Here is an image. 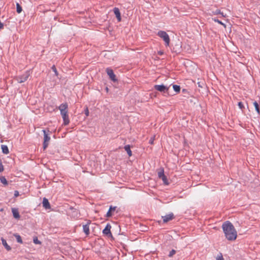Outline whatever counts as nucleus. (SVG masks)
I'll return each mask as SVG.
<instances>
[{
	"instance_id": "15",
	"label": "nucleus",
	"mask_w": 260,
	"mask_h": 260,
	"mask_svg": "<svg viewBox=\"0 0 260 260\" xmlns=\"http://www.w3.org/2000/svg\"><path fill=\"white\" fill-rule=\"evenodd\" d=\"M12 212L13 213V215L15 218H17V219L19 218L20 215H19V212L18 211L17 209L13 208L12 210Z\"/></svg>"
},
{
	"instance_id": "18",
	"label": "nucleus",
	"mask_w": 260,
	"mask_h": 260,
	"mask_svg": "<svg viewBox=\"0 0 260 260\" xmlns=\"http://www.w3.org/2000/svg\"><path fill=\"white\" fill-rule=\"evenodd\" d=\"M68 108V105L67 103H62L59 106V109L60 111H62L63 110H67Z\"/></svg>"
},
{
	"instance_id": "20",
	"label": "nucleus",
	"mask_w": 260,
	"mask_h": 260,
	"mask_svg": "<svg viewBox=\"0 0 260 260\" xmlns=\"http://www.w3.org/2000/svg\"><path fill=\"white\" fill-rule=\"evenodd\" d=\"M1 182L5 185H7L8 184V181L6 178L4 176H1L0 177Z\"/></svg>"
},
{
	"instance_id": "3",
	"label": "nucleus",
	"mask_w": 260,
	"mask_h": 260,
	"mask_svg": "<svg viewBox=\"0 0 260 260\" xmlns=\"http://www.w3.org/2000/svg\"><path fill=\"white\" fill-rule=\"evenodd\" d=\"M171 85H170L169 86H167L166 85H164L163 84H161V85H154V88L160 92H162L164 94H167V95H169V88H170V86Z\"/></svg>"
},
{
	"instance_id": "35",
	"label": "nucleus",
	"mask_w": 260,
	"mask_h": 260,
	"mask_svg": "<svg viewBox=\"0 0 260 260\" xmlns=\"http://www.w3.org/2000/svg\"><path fill=\"white\" fill-rule=\"evenodd\" d=\"M14 197H18V196H19V191H17V190H15V191H14Z\"/></svg>"
},
{
	"instance_id": "4",
	"label": "nucleus",
	"mask_w": 260,
	"mask_h": 260,
	"mask_svg": "<svg viewBox=\"0 0 260 260\" xmlns=\"http://www.w3.org/2000/svg\"><path fill=\"white\" fill-rule=\"evenodd\" d=\"M30 76L29 71H26L23 75L17 77L18 82L21 83L26 81Z\"/></svg>"
},
{
	"instance_id": "13",
	"label": "nucleus",
	"mask_w": 260,
	"mask_h": 260,
	"mask_svg": "<svg viewBox=\"0 0 260 260\" xmlns=\"http://www.w3.org/2000/svg\"><path fill=\"white\" fill-rule=\"evenodd\" d=\"M61 116H62V118L63 120L64 125H68L70 123V120L69 118L68 114H63V115H61Z\"/></svg>"
},
{
	"instance_id": "22",
	"label": "nucleus",
	"mask_w": 260,
	"mask_h": 260,
	"mask_svg": "<svg viewBox=\"0 0 260 260\" xmlns=\"http://www.w3.org/2000/svg\"><path fill=\"white\" fill-rule=\"evenodd\" d=\"M173 88L174 91L176 92H179L180 91V86L178 85H173Z\"/></svg>"
},
{
	"instance_id": "9",
	"label": "nucleus",
	"mask_w": 260,
	"mask_h": 260,
	"mask_svg": "<svg viewBox=\"0 0 260 260\" xmlns=\"http://www.w3.org/2000/svg\"><path fill=\"white\" fill-rule=\"evenodd\" d=\"M113 12L118 21V22H120L121 20V18L120 12L119 9L117 8H114L113 9Z\"/></svg>"
},
{
	"instance_id": "37",
	"label": "nucleus",
	"mask_w": 260,
	"mask_h": 260,
	"mask_svg": "<svg viewBox=\"0 0 260 260\" xmlns=\"http://www.w3.org/2000/svg\"><path fill=\"white\" fill-rule=\"evenodd\" d=\"M85 115L87 116L89 115V111L87 108H86L85 111Z\"/></svg>"
},
{
	"instance_id": "7",
	"label": "nucleus",
	"mask_w": 260,
	"mask_h": 260,
	"mask_svg": "<svg viewBox=\"0 0 260 260\" xmlns=\"http://www.w3.org/2000/svg\"><path fill=\"white\" fill-rule=\"evenodd\" d=\"M44 133V142H43V149L45 150L48 146L49 142L50 140V137L47 134L46 130H43Z\"/></svg>"
},
{
	"instance_id": "21",
	"label": "nucleus",
	"mask_w": 260,
	"mask_h": 260,
	"mask_svg": "<svg viewBox=\"0 0 260 260\" xmlns=\"http://www.w3.org/2000/svg\"><path fill=\"white\" fill-rule=\"evenodd\" d=\"M160 179L162 180L164 184L168 185L169 184L167 177L165 175H164Z\"/></svg>"
},
{
	"instance_id": "8",
	"label": "nucleus",
	"mask_w": 260,
	"mask_h": 260,
	"mask_svg": "<svg viewBox=\"0 0 260 260\" xmlns=\"http://www.w3.org/2000/svg\"><path fill=\"white\" fill-rule=\"evenodd\" d=\"M174 218H175V216L173 213H171L167 214L165 216H162V218L163 219V222L164 223H167V222L169 221L170 220L173 219Z\"/></svg>"
},
{
	"instance_id": "28",
	"label": "nucleus",
	"mask_w": 260,
	"mask_h": 260,
	"mask_svg": "<svg viewBox=\"0 0 260 260\" xmlns=\"http://www.w3.org/2000/svg\"><path fill=\"white\" fill-rule=\"evenodd\" d=\"M51 69H52V71L54 72L55 75L57 76L58 75V72H57V69H56V67H55V66L53 65Z\"/></svg>"
},
{
	"instance_id": "26",
	"label": "nucleus",
	"mask_w": 260,
	"mask_h": 260,
	"mask_svg": "<svg viewBox=\"0 0 260 260\" xmlns=\"http://www.w3.org/2000/svg\"><path fill=\"white\" fill-rule=\"evenodd\" d=\"M176 253V251L174 249H172L170 251L169 254L168 255L169 257H172L173 255Z\"/></svg>"
},
{
	"instance_id": "5",
	"label": "nucleus",
	"mask_w": 260,
	"mask_h": 260,
	"mask_svg": "<svg viewBox=\"0 0 260 260\" xmlns=\"http://www.w3.org/2000/svg\"><path fill=\"white\" fill-rule=\"evenodd\" d=\"M106 72L111 81H112L114 82H117L118 80L116 78V76L114 74L112 69H111L110 68H108L106 69Z\"/></svg>"
},
{
	"instance_id": "34",
	"label": "nucleus",
	"mask_w": 260,
	"mask_h": 260,
	"mask_svg": "<svg viewBox=\"0 0 260 260\" xmlns=\"http://www.w3.org/2000/svg\"><path fill=\"white\" fill-rule=\"evenodd\" d=\"M154 140V137H151L149 141V143L151 145L153 144Z\"/></svg>"
},
{
	"instance_id": "25",
	"label": "nucleus",
	"mask_w": 260,
	"mask_h": 260,
	"mask_svg": "<svg viewBox=\"0 0 260 260\" xmlns=\"http://www.w3.org/2000/svg\"><path fill=\"white\" fill-rule=\"evenodd\" d=\"M22 11L21 6L18 4H16V11L18 13H20Z\"/></svg>"
},
{
	"instance_id": "6",
	"label": "nucleus",
	"mask_w": 260,
	"mask_h": 260,
	"mask_svg": "<svg viewBox=\"0 0 260 260\" xmlns=\"http://www.w3.org/2000/svg\"><path fill=\"white\" fill-rule=\"evenodd\" d=\"M111 225H110V224L107 223L106 227L103 231V233L104 235L106 236L107 237L113 239L112 233L111 232Z\"/></svg>"
},
{
	"instance_id": "12",
	"label": "nucleus",
	"mask_w": 260,
	"mask_h": 260,
	"mask_svg": "<svg viewBox=\"0 0 260 260\" xmlns=\"http://www.w3.org/2000/svg\"><path fill=\"white\" fill-rule=\"evenodd\" d=\"M90 222H88L87 224L83 225V230L84 233L86 236H88L89 234V224H90Z\"/></svg>"
},
{
	"instance_id": "33",
	"label": "nucleus",
	"mask_w": 260,
	"mask_h": 260,
	"mask_svg": "<svg viewBox=\"0 0 260 260\" xmlns=\"http://www.w3.org/2000/svg\"><path fill=\"white\" fill-rule=\"evenodd\" d=\"M60 111L61 115H62L63 114H68V110H67H67H63L62 111Z\"/></svg>"
},
{
	"instance_id": "2",
	"label": "nucleus",
	"mask_w": 260,
	"mask_h": 260,
	"mask_svg": "<svg viewBox=\"0 0 260 260\" xmlns=\"http://www.w3.org/2000/svg\"><path fill=\"white\" fill-rule=\"evenodd\" d=\"M157 35L158 37L163 39V40L165 42V44L166 46L169 45L170 41V37L166 31L159 30V31H158Z\"/></svg>"
},
{
	"instance_id": "30",
	"label": "nucleus",
	"mask_w": 260,
	"mask_h": 260,
	"mask_svg": "<svg viewBox=\"0 0 260 260\" xmlns=\"http://www.w3.org/2000/svg\"><path fill=\"white\" fill-rule=\"evenodd\" d=\"M4 170V166L2 163V161L0 159V173L2 172Z\"/></svg>"
},
{
	"instance_id": "29",
	"label": "nucleus",
	"mask_w": 260,
	"mask_h": 260,
	"mask_svg": "<svg viewBox=\"0 0 260 260\" xmlns=\"http://www.w3.org/2000/svg\"><path fill=\"white\" fill-rule=\"evenodd\" d=\"M213 20L215 22H217V23H219V24H221V25H222L225 26V24H224L223 23H222L221 21L219 20L218 19L213 18Z\"/></svg>"
},
{
	"instance_id": "32",
	"label": "nucleus",
	"mask_w": 260,
	"mask_h": 260,
	"mask_svg": "<svg viewBox=\"0 0 260 260\" xmlns=\"http://www.w3.org/2000/svg\"><path fill=\"white\" fill-rule=\"evenodd\" d=\"M198 85L199 87L203 88L204 86V82H198Z\"/></svg>"
},
{
	"instance_id": "24",
	"label": "nucleus",
	"mask_w": 260,
	"mask_h": 260,
	"mask_svg": "<svg viewBox=\"0 0 260 260\" xmlns=\"http://www.w3.org/2000/svg\"><path fill=\"white\" fill-rule=\"evenodd\" d=\"M164 175H165L164 170L163 168H161L158 172V177L160 179Z\"/></svg>"
},
{
	"instance_id": "1",
	"label": "nucleus",
	"mask_w": 260,
	"mask_h": 260,
	"mask_svg": "<svg viewBox=\"0 0 260 260\" xmlns=\"http://www.w3.org/2000/svg\"><path fill=\"white\" fill-rule=\"evenodd\" d=\"M222 229L226 238L229 241L235 240L237 237V233L233 224L229 221L223 223Z\"/></svg>"
},
{
	"instance_id": "14",
	"label": "nucleus",
	"mask_w": 260,
	"mask_h": 260,
	"mask_svg": "<svg viewBox=\"0 0 260 260\" xmlns=\"http://www.w3.org/2000/svg\"><path fill=\"white\" fill-rule=\"evenodd\" d=\"M1 240L2 244L5 247V248L8 251L10 250L11 249V248L9 245H8L6 240L4 239L3 238H2Z\"/></svg>"
},
{
	"instance_id": "36",
	"label": "nucleus",
	"mask_w": 260,
	"mask_h": 260,
	"mask_svg": "<svg viewBox=\"0 0 260 260\" xmlns=\"http://www.w3.org/2000/svg\"><path fill=\"white\" fill-rule=\"evenodd\" d=\"M215 13L216 14H222V16H223V13H221V12H220V11L219 10H217L215 11Z\"/></svg>"
},
{
	"instance_id": "31",
	"label": "nucleus",
	"mask_w": 260,
	"mask_h": 260,
	"mask_svg": "<svg viewBox=\"0 0 260 260\" xmlns=\"http://www.w3.org/2000/svg\"><path fill=\"white\" fill-rule=\"evenodd\" d=\"M238 105L239 108L241 110H243V109L244 108V106L241 102H239Z\"/></svg>"
},
{
	"instance_id": "19",
	"label": "nucleus",
	"mask_w": 260,
	"mask_h": 260,
	"mask_svg": "<svg viewBox=\"0 0 260 260\" xmlns=\"http://www.w3.org/2000/svg\"><path fill=\"white\" fill-rule=\"evenodd\" d=\"M14 237L16 238L17 242L19 243L22 244L23 243L22 240L21 239V236L18 234H15L14 235Z\"/></svg>"
},
{
	"instance_id": "23",
	"label": "nucleus",
	"mask_w": 260,
	"mask_h": 260,
	"mask_svg": "<svg viewBox=\"0 0 260 260\" xmlns=\"http://www.w3.org/2000/svg\"><path fill=\"white\" fill-rule=\"evenodd\" d=\"M253 105L255 107V110L256 111L257 113L259 114L260 112H259V105H258V103L256 101H254L253 102Z\"/></svg>"
},
{
	"instance_id": "39",
	"label": "nucleus",
	"mask_w": 260,
	"mask_h": 260,
	"mask_svg": "<svg viewBox=\"0 0 260 260\" xmlns=\"http://www.w3.org/2000/svg\"><path fill=\"white\" fill-rule=\"evenodd\" d=\"M217 260H224L223 257L222 255H221L220 256H219L218 258H217Z\"/></svg>"
},
{
	"instance_id": "38",
	"label": "nucleus",
	"mask_w": 260,
	"mask_h": 260,
	"mask_svg": "<svg viewBox=\"0 0 260 260\" xmlns=\"http://www.w3.org/2000/svg\"><path fill=\"white\" fill-rule=\"evenodd\" d=\"M158 54H159V55H162V54H164V52L162 51H159L158 52Z\"/></svg>"
},
{
	"instance_id": "11",
	"label": "nucleus",
	"mask_w": 260,
	"mask_h": 260,
	"mask_svg": "<svg viewBox=\"0 0 260 260\" xmlns=\"http://www.w3.org/2000/svg\"><path fill=\"white\" fill-rule=\"evenodd\" d=\"M117 207H113L112 206H111L109 208V209L108 211L107 212L106 217H110L112 216V212L116 209Z\"/></svg>"
},
{
	"instance_id": "27",
	"label": "nucleus",
	"mask_w": 260,
	"mask_h": 260,
	"mask_svg": "<svg viewBox=\"0 0 260 260\" xmlns=\"http://www.w3.org/2000/svg\"><path fill=\"white\" fill-rule=\"evenodd\" d=\"M34 243L36 244H40L41 242L38 240L37 237L34 238L33 239Z\"/></svg>"
},
{
	"instance_id": "17",
	"label": "nucleus",
	"mask_w": 260,
	"mask_h": 260,
	"mask_svg": "<svg viewBox=\"0 0 260 260\" xmlns=\"http://www.w3.org/2000/svg\"><path fill=\"white\" fill-rule=\"evenodd\" d=\"M125 150L127 152L129 156H131L132 155V152L131 150V147L129 145H125L124 147Z\"/></svg>"
},
{
	"instance_id": "16",
	"label": "nucleus",
	"mask_w": 260,
	"mask_h": 260,
	"mask_svg": "<svg viewBox=\"0 0 260 260\" xmlns=\"http://www.w3.org/2000/svg\"><path fill=\"white\" fill-rule=\"evenodd\" d=\"M1 148H2V152L3 153H4L5 154H8L9 153V150L8 147L7 145H2Z\"/></svg>"
},
{
	"instance_id": "10",
	"label": "nucleus",
	"mask_w": 260,
	"mask_h": 260,
	"mask_svg": "<svg viewBox=\"0 0 260 260\" xmlns=\"http://www.w3.org/2000/svg\"><path fill=\"white\" fill-rule=\"evenodd\" d=\"M42 204L43 207L46 209H50L51 208L50 203L46 198H43Z\"/></svg>"
}]
</instances>
